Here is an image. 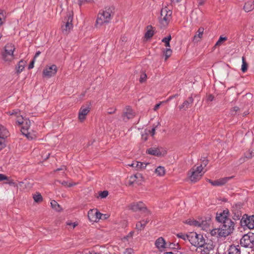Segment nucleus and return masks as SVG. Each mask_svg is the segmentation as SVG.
Listing matches in <instances>:
<instances>
[{"instance_id": "obj_30", "label": "nucleus", "mask_w": 254, "mask_h": 254, "mask_svg": "<svg viewBox=\"0 0 254 254\" xmlns=\"http://www.w3.org/2000/svg\"><path fill=\"white\" fill-rule=\"evenodd\" d=\"M154 34V31L152 29V27L151 26L147 27V31L145 33V37L146 39H149L153 36Z\"/></svg>"}, {"instance_id": "obj_15", "label": "nucleus", "mask_w": 254, "mask_h": 254, "mask_svg": "<svg viewBox=\"0 0 254 254\" xmlns=\"http://www.w3.org/2000/svg\"><path fill=\"white\" fill-rule=\"evenodd\" d=\"M155 246L158 250L161 252L167 251L168 248V243L162 237H159L155 241Z\"/></svg>"}, {"instance_id": "obj_35", "label": "nucleus", "mask_w": 254, "mask_h": 254, "mask_svg": "<svg viewBox=\"0 0 254 254\" xmlns=\"http://www.w3.org/2000/svg\"><path fill=\"white\" fill-rule=\"evenodd\" d=\"M227 40V38L226 37H222V36H221L219 37V38L218 40L217 41V42L215 44L214 47H217L221 46L222 44V43L224 41H226Z\"/></svg>"}, {"instance_id": "obj_31", "label": "nucleus", "mask_w": 254, "mask_h": 254, "mask_svg": "<svg viewBox=\"0 0 254 254\" xmlns=\"http://www.w3.org/2000/svg\"><path fill=\"white\" fill-rule=\"evenodd\" d=\"M233 176L225 177L218 179L220 186L225 185L226 183L233 178Z\"/></svg>"}, {"instance_id": "obj_17", "label": "nucleus", "mask_w": 254, "mask_h": 254, "mask_svg": "<svg viewBox=\"0 0 254 254\" xmlns=\"http://www.w3.org/2000/svg\"><path fill=\"white\" fill-rule=\"evenodd\" d=\"M241 225L247 226L250 229L254 228V216H250L245 218L243 217L241 220Z\"/></svg>"}, {"instance_id": "obj_41", "label": "nucleus", "mask_w": 254, "mask_h": 254, "mask_svg": "<svg viewBox=\"0 0 254 254\" xmlns=\"http://www.w3.org/2000/svg\"><path fill=\"white\" fill-rule=\"evenodd\" d=\"M248 69V64L245 61V58L242 57V65L241 67V70L243 72H245Z\"/></svg>"}, {"instance_id": "obj_13", "label": "nucleus", "mask_w": 254, "mask_h": 254, "mask_svg": "<svg viewBox=\"0 0 254 254\" xmlns=\"http://www.w3.org/2000/svg\"><path fill=\"white\" fill-rule=\"evenodd\" d=\"M57 71L58 68L55 64L48 65L43 70V74L44 77L50 78L54 76Z\"/></svg>"}, {"instance_id": "obj_28", "label": "nucleus", "mask_w": 254, "mask_h": 254, "mask_svg": "<svg viewBox=\"0 0 254 254\" xmlns=\"http://www.w3.org/2000/svg\"><path fill=\"white\" fill-rule=\"evenodd\" d=\"M228 254H241L239 246H231L229 249Z\"/></svg>"}, {"instance_id": "obj_8", "label": "nucleus", "mask_w": 254, "mask_h": 254, "mask_svg": "<svg viewBox=\"0 0 254 254\" xmlns=\"http://www.w3.org/2000/svg\"><path fill=\"white\" fill-rule=\"evenodd\" d=\"M72 14L71 13H68L67 14L66 17L65 18L64 22V24L62 25V31L64 34H67L69 33L71 30L73 28L72 24Z\"/></svg>"}, {"instance_id": "obj_46", "label": "nucleus", "mask_w": 254, "mask_h": 254, "mask_svg": "<svg viewBox=\"0 0 254 254\" xmlns=\"http://www.w3.org/2000/svg\"><path fill=\"white\" fill-rule=\"evenodd\" d=\"M178 237L181 238L184 240H189V234H185L183 233H180L177 234Z\"/></svg>"}, {"instance_id": "obj_55", "label": "nucleus", "mask_w": 254, "mask_h": 254, "mask_svg": "<svg viewBox=\"0 0 254 254\" xmlns=\"http://www.w3.org/2000/svg\"><path fill=\"white\" fill-rule=\"evenodd\" d=\"M4 19V18L3 14L2 13H0V26H1L3 24Z\"/></svg>"}, {"instance_id": "obj_60", "label": "nucleus", "mask_w": 254, "mask_h": 254, "mask_svg": "<svg viewBox=\"0 0 254 254\" xmlns=\"http://www.w3.org/2000/svg\"><path fill=\"white\" fill-rule=\"evenodd\" d=\"M6 179L7 177L5 175L0 174V181L5 180Z\"/></svg>"}, {"instance_id": "obj_53", "label": "nucleus", "mask_w": 254, "mask_h": 254, "mask_svg": "<svg viewBox=\"0 0 254 254\" xmlns=\"http://www.w3.org/2000/svg\"><path fill=\"white\" fill-rule=\"evenodd\" d=\"M200 222V221H197V220H194L192 226L199 228V227L200 226L199 225Z\"/></svg>"}, {"instance_id": "obj_16", "label": "nucleus", "mask_w": 254, "mask_h": 254, "mask_svg": "<svg viewBox=\"0 0 254 254\" xmlns=\"http://www.w3.org/2000/svg\"><path fill=\"white\" fill-rule=\"evenodd\" d=\"M135 116V113L133 111L130 107L127 106L125 108L123 111L122 118L124 121L127 122L129 119L134 118Z\"/></svg>"}, {"instance_id": "obj_39", "label": "nucleus", "mask_w": 254, "mask_h": 254, "mask_svg": "<svg viewBox=\"0 0 254 254\" xmlns=\"http://www.w3.org/2000/svg\"><path fill=\"white\" fill-rule=\"evenodd\" d=\"M33 198L36 202H39L42 200V196L39 192H36L33 195Z\"/></svg>"}, {"instance_id": "obj_37", "label": "nucleus", "mask_w": 254, "mask_h": 254, "mask_svg": "<svg viewBox=\"0 0 254 254\" xmlns=\"http://www.w3.org/2000/svg\"><path fill=\"white\" fill-rule=\"evenodd\" d=\"M171 39V35H169L166 37L164 38L162 40V42L165 43V46L167 47H170V41Z\"/></svg>"}, {"instance_id": "obj_58", "label": "nucleus", "mask_w": 254, "mask_h": 254, "mask_svg": "<svg viewBox=\"0 0 254 254\" xmlns=\"http://www.w3.org/2000/svg\"><path fill=\"white\" fill-rule=\"evenodd\" d=\"M142 139L146 141L147 139V132L146 131L144 134H142Z\"/></svg>"}, {"instance_id": "obj_38", "label": "nucleus", "mask_w": 254, "mask_h": 254, "mask_svg": "<svg viewBox=\"0 0 254 254\" xmlns=\"http://www.w3.org/2000/svg\"><path fill=\"white\" fill-rule=\"evenodd\" d=\"M172 54V51L170 49V47H167L166 49L164 51V55L165 57V60H167Z\"/></svg>"}, {"instance_id": "obj_11", "label": "nucleus", "mask_w": 254, "mask_h": 254, "mask_svg": "<svg viewBox=\"0 0 254 254\" xmlns=\"http://www.w3.org/2000/svg\"><path fill=\"white\" fill-rule=\"evenodd\" d=\"M213 249L214 246L212 242L205 243L204 240V244L197 248V252L200 254H208Z\"/></svg>"}, {"instance_id": "obj_1", "label": "nucleus", "mask_w": 254, "mask_h": 254, "mask_svg": "<svg viewBox=\"0 0 254 254\" xmlns=\"http://www.w3.org/2000/svg\"><path fill=\"white\" fill-rule=\"evenodd\" d=\"M234 229V223L232 220H227L219 228H215L210 231L211 236L218 238L226 237L231 234Z\"/></svg>"}, {"instance_id": "obj_12", "label": "nucleus", "mask_w": 254, "mask_h": 254, "mask_svg": "<svg viewBox=\"0 0 254 254\" xmlns=\"http://www.w3.org/2000/svg\"><path fill=\"white\" fill-rule=\"evenodd\" d=\"M31 125V122L29 120L25 119L24 124L22 125L21 127L22 133L27 136L29 139H33L36 137V135L35 134H31L30 132L28 131L30 126Z\"/></svg>"}, {"instance_id": "obj_33", "label": "nucleus", "mask_w": 254, "mask_h": 254, "mask_svg": "<svg viewBox=\"0 0 254 254\" xmlns=\"http://www.w3.org/2000/svg\"><path fill=\"white\" fill-rule=\"evenodd\" d=\"M133 178L136 179V184H140L143 181V177L141 174L137 173L133 175Z\"/></svg>"}, {"instance_id": "obj_7", "label": "nucleus", "mask_w": 254, "mask_h": 254, "mask_svg": "<svg viewBox=\"0 0 254 254\" xmlns=\"http://www.w3.org/2000/svg\"><path fill=\"white\" fill-rule=\"evenodd\" d=\"M240 244L245 248H252L254 246V234L249 233L244 235L240 240Z\"/></svg>"}, {"instance_id": "obj_45", "label": "nucleus", "mask_w": 254, "mask_h": 254, "mask_svg": "<svg viewBox=\"0 0 254 254\" xmlns=\"http://www.w3.org/2000/svg\"><path fill=\"white\" fill-rule=\"evenodd\" d=\"M24 68V65L23 64V61H21L19 62L18 67H17V71L18 72H21Z\"/></svg>"}, {"instance_id": "obj_14", "label": "nucleus", "mask_w": 254, "mask_h": 254, "mask_svg": "<svg viewBox=\"0 0 254 254\" xmlns=\"http://www.w3.org/2000/svg\"><path fill=\"white\" fill-rule=\"evenodd\" d=\"M229 216V211L228 209H225L223 211L217 213L216 219L218 222L223 224L227 220H231Z\"/></svg>"}, {"instance_id": "obj_54", "label": "nucleus", "mask_w": 254, "mask_h": 254, "mask_svg": "<svg viewBox=\"0 0 254 254\" xmlns=\"http://www.w3.org/2000/svg\"><path fill=\"white\" fill-rule=\"evenodd\" d=\"M193 221H194V219H190L187 220L186 221L185 223L190 225V226H192Z\"/></svg>"}, {"instance_id": "obj_48", "label": "nucleus", "mask_w": 254, "mask_h": 254, "mask_svg": "<svg viewBox=\"0 0 254 254\" xmlns=\"http://www.w3.org/2000/svg\"><path fill=\"white\" fill-rule=\"evenodd\" d=\"M179 246L178 244H174L173 243H169L168 244V248L170 249H178Z\"/></svg>"}, {"instance_id": "obj_34", "label": "nucleus", "mask_w": 254, "mask_h": 254, "mask_svg": "<svg viewBox=\"0 0 254 254\" xmlns=\"http://www.w3.org/2000/svg\"><path fill=\"white\" fill-rule=\"evenodd\" d=\"M232 211L234 213V219H240L242 216L241 211L240 210L235 209L234 207H233Z\"/></svg>"}, {"instance_id": "obj_49", "label": "nucleus", "mask_w": 254, "mask_h": 254, "mask_svg": "<svg viewBox=\"0 0 254 254\" xmlns=\"http://www.w3.org/2000/svg\"><path fill=\"white\" fill-rule=\"evenodd\" d=\"M133 253V250L131 248L126 249L123 252V254H132Z\"/></svg>"}, {"instance_id": "obj_4", "label": "nucleus", "mask_w": 254, "mask_h": 254, "mask_svg": "<svg viewBox=\"0 0 254 254\" xmlns=\"http://www.w3.org/2000/svg\"><path fill=\"white\" fill-rule=\"evenodd\" d=\"M205 171H202V165L194 166L188 173L190 180L192 182H196L199 180Z\"/></svg>"}, {"instance_id": "obj_52", "label": "nucleus", "mask_w": 254, "mask_h": 254, "mask_svg": "<svg viewBox=\"0 0 254 254\" xmlns=\"http://www.w3.org/2000/svg\"><path fill=\"white\" fill-rule=\"evenodd\" d=\"M5 146L4 139L0 138V150Z\"/></svg>"}, {"instance_id": "obj_24", "label": "nucleus", "mask_w": 254, "mask_h": 254, "mask_svg": "<svg viewBox=\"0 0 254 254\" xmlns=\"http://www.w3.org/2000/svg\"><path fill=\"white\" fill-rule=\"evenodd\" d=\"M193 98L191 97H189L188 100L184 102L183 104L179 107L180 109H184L188 108L190 105L193 102Z\"/></svg>"}, {"instance_id": "obj_42", "label": "nucleus", "mask_w": 254, "mask_h": 254, "mask_svg": "<svg viewBox=\"0 0 254 254\" xmlns=\"http://www.w3.org/2000/svg\"><path fill=\"white\" fill-rule=\"evenodd\" d=\"M66 224L67 226H69V228L74 229L76 226H77L78 223L76 222H72L70 221H67L66 222Z\"/></svg>"}, {"instance_id": "obj_43", "label": "nucleus", "mask_w": 254, "mask_h": 254, "mask_svg": "<svg viewBox=\"0 0 254 254\" xmlns=\"http://www.w3.org/2000/svg\"><path fill=\"white\" fill-rule=\"evenodd\" d=\"M254 155V148L250 150L248 152L245 153V157L247 158H251Z\"/></svg>"}, {"instance_id": "obj_59", "label": "nucleus", "mask_w": 254, "mask_h": 254, "mask_svg": "<svg viewBox=\"0 0 254 254\" xmlns=\"http://www.w3.org/2000/svg\"><path fill=\"white\" fill-rule=\"evenodd\" d=\"M148 132H149L152 136H153L155 134V127H153L152 128L151 130L146 131Z\"/></svg>"}, {"instance_id": "obj_20", "label": "nucleus", "mask_w": 254, "mask_h": 254, "mask_svg": "<svg viewBox=\"0 0 254 254\" xmlns=\"http://www.w3.org/2000/svg\"><path fill=\"white\" fill-rule=\"evenodd\" d=\"M203 32L204 28L202 27H199L193 37V42L196 43L200 41L202 38Z\"/></svg>"}, {"instance_id": "obj_10", "label": "nucleus", "mask_w": 254, "mask_h": 254, "mask_svg": "<svg viewBox=\"0 0 254 254\" xmlns=\"http://www.w3.org/2000/svg\"><path fill=\"white\" fill-rule=\"evenodd\" d=\"M146 153L147 154L153 155L157 157H161L166 154V151L161 147H152L148 148Z\"/></svg>"}, {"instance_id": "obj_9", "label": "nucleus", "mask_w": 254, "mask_h": 254, "mask_svg": "<svg viewBox=\"0 0 254 254\" xmlns=\"http://www.w3.org/2000/svg\"><path fill=\"white\" fill-rule=\"evenodd\" d=\"M88 217L91 222H98L100 219H106V214L99 212L97 209H90L88 212Z\"/></svg>"}, {"instance_id": "obj_51", "label": "nucleus", "mask_w": 254, "mask_h": 254, "mask_svg": "<svg viewBox=\"0 0 254 254\" xmlns=\"http://www.w3.org/2000/svg\"><path fill=\"white\" fill-rule=\"evenodd\" d=\"M130 185H132L134 183H136V179L133 178V175L130 177L129 179Z\"/></svg>"}, {"instance_id": "obj_64", "label": "nucleus", "mask_w": 254, "mask_h": 254, "mask_svg": "<svg viewBox=\"0 0 254 254\" xmlns=\"http://www.w3.org/2000/svg\"><path fill=\"white\" fill-rule=\"evenodd\" d=\"M116 110V109L113 108V109H110V111H108V114H113L115 112Z\"/></svg>"}, {"instance_id": "obj_61", "label": "nucleus", "mask_w": 254, "mask_h": 254, "mask_svg": "<svg viewBox=\"0 0 254 254\" xmlns=\"http://www.w3.org/2000/svg\"><path fill=\"white\" fill-rule=\"evenodd\" d=\"M205 2V0H197L198 5H202Z\"/></svg>"}, {"instance_id": "obj_56", "label": "nucleus", "mask_w": 254, "mask_h": 254, "mask_svg": "<svg viewBox=\"0 0 254 254\" xmlns=\"http://www.w3.org/2000/svg\"><path fill=\"white\" fill-rule=\"evenodd\" d=\"M35 62V60L34 59H33L31 61V62L30 63V64H29V65L28 66V68L29 69H32V68H33Z\"/></svg>"}, {"instance_id": "obj_5", "label": "nucleus", "mask_w": 254, "mask_h": 254, "mask_svg": "<svg viewBox=\"0 0 254 254\" xmlns=\"http://www.w3.org/2000/svg\"><path fill=\"white\" fill-rule=\"evenodd\" d=\"M204 240L203 236L201 234H198L195 232H190L189 234L188 241L192 245L197 248L204 244Z\"/></svg>"}, {"instance_id": "obj_19", "label": "nucleus", "mask_w": 254, "mask_h": 254, "mask_svg": "<svg viewBox=\"0 0 254 254\" xmlns=\"http://www.w3.org/2000/svg\"><path fill=\"white\" fill-rule=\"evenodd\" d=\"M130 208L133 211H147L146 207L145 204L142 202H137L132 203Z\"/></svg>"}, {"instance_id": "obj_50", "label": "nucleus", "mask_w": 254, "mask_h": 254, "mask_svg": "<svg viewBox=\"0 0 254 254\" xmlns=\"http://www.w3.org/2000/svg\"><path fill=\"white\" fill-rule=\"evenodd\" d=\"M208 182L213 186H220L218 180H217L214 181H212L210 180H209Z\"/></svg>"}, {"instance_id": "obj_3", "label": "nucleus", "mask_w": 254, "mask_h": 254, "mask_svg": "<svg viewBox=\"0 0 254 254\" xmlns=\"http://www.w3.org/2000/svg\"><path fill=\"white\" fill-rule=\"evenodd\" d=\"M14 46L12 44H6L1 53V59L6 63H10L14 59Z\"/></svg>"}, {"instance_id": "obj_40", "label": "nucleus", "mask_w": 254, "mask_h": 254, "mask_svg": "<svg viewBox=\"0 0 254 254\" xmlns=\"http://www.w3.org/2000/svg\"><path fill=\"white\" fill-rule=\"evenodd\" d=\"M51 205L53 208L55 209L57 211H60L61 207L60 205L55 200H52L51 202Z\"/></svg>"}, {"instance_id": "obj_63", "label": "nucleus", "mask_w": 254, "mask_h": 254, "mask_svg": "<svg viewBox=\"0 0 254 254\" xmlns=\"http://www.w3.org/2000/svg\"><path fill=\"white\" fill-rule=\"evenodd\" d=\"M40 54H41V52H40V51L36 52L33 59H34L35 60L40 55Z\"/></svg>"}, {"instance_id": "obj_47", "label": "nucleus", "mask_w": 254, "mask_h": 254, "mask_svg": "<svg viewBox=\"0 0 254 254\" xmlns=\"http://www.w3.org/2000/svg\"><path fill=\"white\" fill-rule=\"evenodd\" d=\"M147 79V75L145 73L143 72L140 74L139 81L140 82H145Z\"/></svg>"}, {"instance_id": "obj_44", "label": "nucleus", "mask_w": 254, "mask_h": 254, "mask_svg": "<svg viewBox=\"0 0 254 254\" xmlns=\"http://www.w3.org/2000/svg\"><path fill=\"white\" fill-rule=\"evenodd\" d=\"M109 194V192L107 190H104L103 191H100L99 192V196L101 198H106Z\"/></svg>"}, {"instance_id": "obj_62", "label": "nucleus", "mask_w": 254, "mask_h": 254, "mask_svg": "<svg viewBox=\"0 0 254 254\" xmlns=\"http://www.w3.org/2000/svg\"><path fill=\"white\" fill-rule=\"evenodd\" d=\"M78 4L81 5L86 2V0H78Z\"/></svg>"}, {"instance_id": "obj_25", "label": "nucleus", "mask_w": 254, "mask_h": 254, "mask_svg": "<svg viewBox=\"0 0 254 254\" xmlns=\"http://www.w3.org/2000/svg\"><path fill=\"white\" fill-rule=\"evenodd\" d=\"M7 115L10 117L11 119H14L18 115L20 114V112L19 109H13L6 112Z\"/></svg>"}, {"instance_id": "obj_18", "label": "nucleus", "mask_w": 254, "mask_h": 254, "mask_svg": "<svg viewBox=\"0 0 254 254\" xmlns=\"http://www.w3.org/2000/svg\"><path fill=\"white\" fill-rule=\"evenodd\" d=\"M90 108L89 106H82L78 112V119L80 122H83L86 118V116L89 113Z\"/></svg>"}, {"instance_id": "obj_29", "label": "nucleus", "mask_w": 254, "mask_h": 254, "mask_svg": "<svg viewBox=\"0 0 254 254\" xmlns=\"http://www.w3.org/2000/svg\"><path fill=\"white\" fill-rule=\"evenodd\" d=\"M14 119L15 120L16 124L19 126L22 125L25 120L21 115V114L18 115Z\"/></svg>"}, {"instance_id": "obj_23", "label": "nucleus", "mask_w": 254, "mask_h": 254, "mask_svg": "<svg viewBox=\"0 0 254 254\" xmlns=\"http://www.w3.org/2000/svg\"><path fill=\"white\" fill-rule=\"evenodd\" d=\"M9 131L3 126L0 125V138L4 139L9 135Z\"/></svg>"}, {"instance_id": "obj_22", "label": "nucleus", "mask_w": 254, "mask_h": 254, "mask_svg": "<svg viewBox=\"0 0 254 254\" xmlns=\"http://www.w3.org/2000/svg\"><path fill=\"white\" fill-rule=\"evenodd\" d=\"M148 164L149 163H145L137 161H134V165H135V169L136 170H141L145 169Z\"/></svg>"}, {"instance_id": "obj_6", "label": "nucleus", "mask_w": 254, "mask_h": 254, "mask_svg": "<svg viewBox=\"0 0 254 254\" xmlns=\"http://www.w3.org/2000/svg\"><path fill=\"white\" fill-rule=\"evenodd\" d=\"M172 12L167 7L162 8L159 21L163 26L167 25L171 19Z\"/></svg>"}, {"instance_id": "obj_27", "label": "nucleus", "mask_w": 254, "mask_h": 254, "mask_svg": "<svg viewBox=\"0 0 254 254\" xmlns=\"http://www.w3.org/2000/svg\"><path fill=\"white\" fill-rule=\"evenodd\" d=\"M148 221V220L146 219L138 222L136 224V228L139 231L143 230Z\"/></svg>"}, {"instance_id": "obj_2", "label": "nucleus", "mask_w": 254, "mask_h": 254, "mask_svg": "<svg viewBox=\"0 0 254 254\" xmlns=\"http://www.w3.org/2000/svg\"><path fill=\"white\" fill-rule=\"evenodd\" d=\"M113 16V9L110 8H105L99 12L96 21V27L101 26L110 22Z\"/></svg>"}, {"instance_id": "obj_32", "label": "nucleus", "mask_w": 254, "mask_h": 254, "mask_svg": "<svg viewBox=\"0 0 254 254\" xmlns=\"http://www.w3.org/2000/svg\"><path fill=\"white\" fill-rule=\"evenodd\" d=\"M199 228L201 230L207 231L209 227V224L206 221H201L200 222Z\"/></svg>"}, {"instance_id": "obj_57", "label": "nucleus", "mask_w": 254, "mask_h": 254, "mask_svg": "<svg viewBox=\"0 0 254 254\" xmlns=\"http://www.w3.org/2000/svg\"><path fill=\"white\" fill-rule=\"evenodd\" d=\"M208 164V161L207 160L204 159L202 161V163L201 165H202V171H203V168L206 166Z\"/></svg>"}, {"instance_id": "obj_36", "label": "nucleus", "mask_w": 254, "mask_h": 254, "mask_svg": "<svg viewBox=\"0 0 254 254\" xmlns=\"http://www.w3.org/2000/svg\"><path fill=\"white\" fill-rule=\"evenodd\" d=\"M58 182H59L64 186L67 187H71L76 185V183H70L66 181H58Z\"/></svg>"}, {"instance_id": "obj_26", "label": "nucleus", "mask_w": 254, "mask_h": 254, "mask_svg": "<svg viewBox=\"0 0 254 254\" xmlns=\"http://www.w3.org/2000/svg\"><path fill=\"white\" fill-rule=\"evenodd\" d=\"M254 8V3L253 1H248L245 3L244 6V9L246 12H249Z\"/></svg>"}, {"instance_id": "obj_21", "label": "nucleus", "mask_w": 254, "mask_h": 254, "mask_svg": "<svg viewBox=\"0 0 254 254\" xmlns=\"http://www.w3.org/2000/svg\"><path fill=\"white\" fill-rule=\"evenodd\" d=\"M154 173L157 176L163 177L165 175L166 170L164 167L159 166L156 168Z\"/></svg>"}]
</instances>
